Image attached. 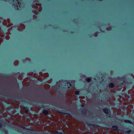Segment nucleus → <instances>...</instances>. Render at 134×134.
I'll list each match as a JSON object with an SVG mask.
<instances>
[{"label": "nucleus", "instance_id": "obj_1", "mask_svg": "<svg viewBox=\"0 0 134 134\" xmlns=\"http://www.w3.org/2000/svg\"><path fill=\"white\" fill-rule=\"evenodd\" d=\"M32 6L33 8L36 9L37 12H40L41 10L42 7L41 4L39 3L38 1H34Z\"/></svg>", "mask_w": 134, "mask_h": 134}, {"label": "nucleus", "instance_id": "obj_2", "mask_svg": "<svg viewBox=\"0 0 134 134\" xmlns=\"http://www.w3.org/2000/svg\"><path fill=\"white\" fill-rule=\"evenodd\" d=\"M10 22L9 19H7V20H4L3 22V24L4 25L7 26V27H8L12 25V23H10Z\"/></svg>", "mask_w": 134, "mask_h": 134}, {"label": "nucleus", "instance_id": "obj_3", "mask_svg": "<svg viewBox=\"0 0 134 134\" xmlns=\"http://www.w3.org/2000/svg\"><path fill=\"white\" fill-rule=\"evenodd\" d=\"M25 26L23 24H21L20 25V26L18 28V30L19 31H21L23 29H24Z\"/></svg>", "mask_w": 134, "mask_h": 134}, {"label": "nucleus", "instance_id": "obj_4", "mask_svg": "<svg viewBox=\"0 0 134 134\" xmlns=\"http://www.w3.org/2000/svg\"><path fill=\"white\" fill-rule=\"evenodd\" d=\"M4 36V34L1 30V27H0V36L1 37H3Z\"/></svg>", "mask_w": 134, "mask_h": 134}, {"label": "nucleus", "instance_id": "obj_5", "mask_svg": "<svg viewBox=\"0 0 134 134\" xmlns=\"http://www.w3.org/2000/svg\"><path fill=\"white\" fill-rule=\"evenodd\" d=\"M103 112L105 114H107L108 112V110L106 108H105L103 109Z\"/></svg>", "mask_w": 134, "mask_h": 134}, {"label": "nucleus", "instance_id": "obj_6", "mask_svg": "<svg viewBox=\"0 0 134 134\" xmlns=\"http://www.w3.org/2000/svg\"><path fill=\"white\" fill-rule=\"evenodd\" d=\"M19 62L18 61H15L14 62V64L15 66H17Z\"/></svg>", "mask_w": 134, "mask_h": 134}, {"label": "nucleus", "instance_id": "obj_7", "mask_svg": "<svg viewBox=\"0 0 134 134\" xmlns=\"http://www.w3.org/2000/svg\"><path fill=\"white\" fill-rule=\"evenodd\" d=\"M124 122L126 123H129L130 124L132 123V122L131 121L128 120H125Z\"/></svg>", "mask_w": 134, "mask_h": 134}, {"label": "nucleus", "instance_id": "obj_8", "mask_svg": "<svg viewBox=\"0 0 134 134\" xmlns=\"http://www.w3.org/2000/svg\"><path fill=\"white\" fill-rule=\"evenodd\" d=\"M109 87L110 88H113L114 87V84L112 83H111L109 85Z\"/></svg>", "mask_w": 134, "mask_h": 134}, {"label": "nucleus", "instance_id": "obj_9", "mask_svg": "<svg viewBox=\"0 0 134 134\" xmlns=\"http://www.w3.org/2000/svg\"><path fill=\"white\" fill-rule=\"evenodd\" d=\"M112 127L113 128V129L114 130H116L118 129V127L115 126H112Z\"/></svg>", "mask_w": 134, "mask_h": 134}, {"label": "nucleus", "instance_id": "obj_10", "mask_svg": "<svg viewBox=\"0 0 134 134\" xmlns=\"http://www.w3.org/2000/svg\"><path fill=\"white\" fill-rule=\"evenodd\" d=\"M43 113L44 114L46 115L48 114V112L47 111L44 110H43Z\"/></svg>", "mask_w": 134, "mask_h": 134}, {"label": "nucleus", "instance_id": "obj_11", "mask_svg": "<svg viewBox=\"0 0 134 134\" xmlns=\"http://www.w3.org/2000/svg\"><path fill=\"white\" fill-rule=\"evenodd\" d=\"M91 79L90 78H88L86 79V80L88 82H89L91 81Z\"/></svg>", "mask_w": 134, "mask_h": 134}, {"label": "nucleus", "instance_id": "obj_12", "mask_svg": "<svg viewBox=\"0 0 134 134\" xmlns=\"http://www.w3.org/2000/svg\"><path fill=\"white\" fill-rule=\"evenodd\" d=\"M131 131L130 130L129 131H125V133L126 134H129L130 132Z\"/></svg>", "mask_w": 134, "mask_h": 134}, {"label": "nucleus", "instance_id": "obj_13", "mask_svg": "<svg viewBox=\"0 0 134 134\" xmlns=\"http://www.w3.org/2000/svg\"><path fill=\"white\" fill-rule=\"evenodd\" d=\"M37 75L36 74H34V77L35 78H36L37 77Z\"/></svg>", "mask_w": 134, "mask_h": 134}, {"label": "nucleus", "instance_id": "obj_14", "mask_svg": "<svg viewBox=\"0 0 134 134\" xmlns=\"http://www.w3.org/2000/svg\"><path fill=\"white\" fill-rule=\"evenodd\" d=\"M5 38L7 40H9L10 38L9 36L8 35H7V36H6Z\"/></svg>", "mask_w": 134, "mask_h": 134}, {"label": "nucleus", "instance_id": "obj_15", "mask_svg": "<svg viewBox=\"0 0 134 134\" xmlns=\"http://www.w3.org/2000/svg\"><path fill=\"white\" fill-rule=\"evenodd\" d=\"M79 93V92L78 91H76L75 92V94H78Z\"/></svg>", "mask_w": 134, "mask_h": 134}, {"label": "nucleus", "instance_id": "obj_16", "mask_svg": "<svg viewBox=\"0 0 134 134\" xmlns=\"http://www.w3.org/2000/svg\"><path fill=\"white\" fill-rule=\"evenodd\" d=\"M44 76L45 77H47L48 76V74H46L44 75Z\"/></svg>", "mask_w": 134, "mask_h": 134}, {"label": "nucleus", "instance_id": "obj_17", "mask_svg": "<svg viewBox=\"0 0 134 134\" xmlns=\"http://www.w3.org/2000/svg\"><path fill=\"white\" fill-rule=\"evenodd\" d=\"M13 4L14 5V6H16L17 7H18V4H14V1H13Z\"/></svg>", "mask_w": 134, "mask_h": 134}, {"label": "nucleus", "instance_id": "obj_18", "mask_svg": "<svg viewBox=\"0 0 134 134\" xmlns=\"http://www.w3.org/2000/svg\"><path fill=\"white\" fill-rule=\"evenodd\" d=\"M33 19H37V17L35 15H34L33 16Z\"/></svg>", "mask_w": 134, "mask_h": 134}, {"label": "nucleus", "instance_id": "obj_19", "mask_svg": "<svg viewBox=\"0 0 134 134\" xmlns=\"http://www.w3.org/2000/svg\"><path fill=\"white\" fill-rule=\"evenodd\" d=\"M18 78L20 80H21L22 79V76H19L18 77Z\"/></svg>", "mask_w": 134, "mask_h": 134}, {"label": "nucleus", "instance_id": "obj_20", "mask_svg": "<svg viewBox=\"0 0 134 134\" xmlns=\"http://www.w3.org/2000/svg\"><path fill=\"white\" fill-rule=\"evenodd\" d=\"M94 36L96 37L97 36V33H94Z\"/></svg>", "mask_w": 134, "mask_h": 134}, {"label": "nucleus", "instance_id": "obj_21", "mask_svg": "<svg viewBox=\"0 0 134 134\" xmlns=\"http://www.w3.org/2000/svg\"><path fill=\"white\" fill-rule=\"evenodd\" d=\"M16 2H17V3H18V4L19 5V2H18V1L17 0H16Z\"/></svg>", "mask_w": 134, "mask_h": 134}, {"label": "nucleus", "instance_id": "obj_22", "mask_svg": "<svg viewBox=\"0 0 134 134\" xmlns=\"http://www.w3.org/2000/svg\"><path fill=\"white\" fill-rule=\"evenodd\" d=\"M2 125L0 123V128L1 127Z\"/></svg>", "mask_w": 134, "mask_h": 134}]
</instances>
